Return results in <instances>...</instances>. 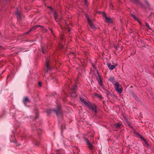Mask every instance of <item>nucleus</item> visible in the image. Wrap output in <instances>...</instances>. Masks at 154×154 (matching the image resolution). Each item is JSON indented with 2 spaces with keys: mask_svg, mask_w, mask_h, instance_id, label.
I'll list each match as a JSON object with an SVG mask.
<instances>
[{
  "mask_svg": "<svg viewBox=\"0 0 154 154\" xmlns=\"http://www.w3.org/2000/svg\"><path fill=\"white\" fill-rule=\"evenodd\" d=\"M80 99L82 103H83L85 106L88 107L90 109L91 112H92L94 115V116H96L97 113V106L94 104H91L90 102L88 103L84 100L82 99L81 98Z\"/></svg>",
  "mask_w": 154,
  "mask_h": 154,
  "instance_id": "f257e3e1",
  "label": "nucleus"
},
{
  "mask_svg": "<svg viewBox=\"0 0 154 154\" xmlns=\"http://www.w3.org/2000/svg\"><path fill=\"white\" fill-rule=\"evenodd\" d=\"M51 12L53 13V15L54 16V20L56 22H59L62 20V17L61 15L59 12H57L53 10V8L51 7H48Z\"/></svg>",
  "mask_w": 154,
  "mask_h": 154,
  "instance_id": "f03ea898",
  "label": "nucleus"
},
{
  "mask_svg": "<svg viewBox=\"0 0 154 154\" xmlns=\"http://www.w3.org/2000/svg\"><path fill=\"white\" fill-rule=\"evenodd\" d=\"M53 111L56 115L58 116L59 115H61L63 114V112L60 106H58L56 109H48L46 111V113L48 115H49L51 111Z\"/></svg>",
  "mask_w": 154,
  "mask_h": 154,
  "instance_id": "7ed1b4c3",
  "label": "nucleus"
},
{
  "mask_svg": "<svg viewBox=\"0 0 154 154\" xmlns=\"http://www.w3.org/2000/svg\"><path fill=\"white\" fill-rule=\"evenodd\" d=\"M77 89V86L74 85L72 86V88H70L68 90L69 93L71 94V96L72 97L76 98L77 96V95L76 93Z\"/></svg>",
  "mask_w": 154,
  "mask_h": 154,
  "instance_id": "20e7f679",
  "label": "nucleus"
},
{
  "mask_svg": "<svg viewBox=\"0 0 154 154\" xmlns=\"http://www.w3.org/2000/svg\"><path fill=\"white\" fill-rule=\"evenodd\" d=\"M31 139L34 145L36 146H38L40 145V139L38 136H33L31 137Z\"/></svg>",
  "mask_w": 154,
  "mask_h": 154,
  "instance_id": "39448f33",
  "label": "nucleus"
},
{
  "mask_svg": "<svg viewBox=\"0 0 154 154\" xmlns=\"http://www.w3.org/2000/svg\"><path fill=\"white\" fill-rule=\"evenodd\" d=\"M114 89L115 91L119 94H121L123 91L122 87L121 85L119 84V83L116 84L114 85Z\"/></svg>",
  "mask_w": 154,
  "mask_h": 154,
  "instance_id": "423d86ee",
  "label": "nucleus"
},
{
  "mask_svg": "<svg viewBox=\"0 0 154 154\" xmlns=\"http://www.w3.org/2000/svg\"><path fill=\"white\" fill-rule=\"evenodd\" d=\"M32 131L35 133H37L38 135H40L42 133V130L38 127H36L34 125H32Z\"/></svg>",
  "mask_w": 154,
  "mask_h": 154,
  "instance_id": "0eeeda50",
  "label": "nucleus"
},
{
  "mask_svg": "<svg viewBox=\"0 0 154 154\" xmlns=\"http://www.w3.org/2000/svg\"><path fill=\"white\" fill-rule=\"evenodd\" d=\"M49 62L50 61L48 59H47L46 60L45 66H46V68L45 70V72H48L51 70V68L49 65Z\"/></svg>",
  "mask_w": 154,
  "mask_h": 154,
  "instance_id": "6e6552de",
  "label": "nucleus"
},
{
  "mask_svg": "<svg viewBox=\"0 0 154 154\" xmlns=\"http://www.w3.org/2000/svg\"><path fill=\"white\" fill-rule=\"evenodd\" d=\"M137 137L140 139L142 140L145 144L147 146H149V143H148L147 141L145 140V139L141 136L140 134L138 132H136L135 133Z\"/></svg>",
  "mask_w": 154,
  "mask_h": 154,
  "instance_id": "1a4fd4ad",
  "label": "nucleus"
},
{
  "mask_svg": "<svg viewBox=\"0 0 154 154\" xmlns=\"http://www.w3.org/2000/svg\"><path fill=\"white\" fill-rule=\"evenodd\" d=\"M83 139L86 142L89 149L90 150L94 148V146L90 143L89 140L85 137H83Z\"/></svg>",
  "mask_w": 154,
  "mask_h": 154,
  "instance_id": "9d476101",
  "label": "nucleus"
},
{
  "mask_svg": "<svg viewBox=\"0 0 154 154\" xmlns=\"http://www.w3.org/2000/svg\"><path fill=\"white\" fill-rule=\"evenodd\" d=\"M97 73L98 75V77H97L96 79L98 82V84L100 86H103V83H102V80L99 75L98 71L97 70Z\"/></svg>",
  "mask_w": 154,
  "mask_h": 154,
  "instance_id": "9b49d317",
  "label": "nucleus"
},
{
  "mask_svg": "<svg viewBox=\"0 0 154 154\" xmlns=\"http://www.w3.org/2000/svg\"><path fill=\"white\" fill-rule=\"evenodd\" d=\"M109 81L111 82L114 85H115L116 84L119 83L118 82L115 81V78L113 76H111L109 79Z\"/></svg>",
  "mask_w": 154,
  "mask_h": 154,
  "instance_id": "f8f14e48",
  "label": "nucleus"
},
{
  "mask_svg": "<svg viewBox=\"0 0 154 154\" xmlns=\"http://www.w3.org/2000/svg\"><path fill=\"white\" fill-rule=\"evenodd\" d=\"M17 15V19L18 20H20L21 18V14L20 12L19 11L18 8H17V11L16 13Z\"/></svg>",
  "mask_w": 154,
  "mask_h": 154,
  "instance_id": "ddd939ff",
  "label": "nucleus"
},
{
  "mask_svg": "<svg viewBox=\"0 0 154 154\" xmlns=\"http://www.w3.org/2000/svg\"><path fill=\"white\" fill-rule=\"evenodd\" d=\"M107 66H108L109 69L111 70H112L115 69L116 66V65H112L110 63H108L107 64Z\"/></svg>",
  "mask_w": 154,
  "mask_h": 154,
  "instance_id": "4468645a",
  "label": "nucleus"
},
{
  "mask_svg": "<svg viewBox=\"0 0 154 154\" xmlns=\"http://www.w3.org/2000/svg\"><path fill=\"white\" fill-rule=\"evenodd\" d=\"M30 100L27 97H24V99L23 100V102L25 105H26V103L30 102Z\"/></svg>",
  "mask_w": 154,
  "mask_h": 154,
  "instance_id": "2eb2a0df",
  "label": "nucleus"
},
{
  "mask_svg": "<svg viewBox=\"0 0 154 154\" xmlns=\"http://www.w3.org/2000/svg\"><path fill=\"white\" fill-rule=\"evenodd\" d=\"M122 125V124L120 122H118V123H116L113 125L114 128H117L121 127V126Z\"/></svg>",
  "mask_w": 154,
  "mask_h": 154,
  "instance_id": "dca6fc26",
  "label": "nucleus"
},
{
  "mask_svg": "<svg viewBox=\"0 0 154 154\" xmlns=\"http://www.w3.org/2000/svg\"><path fill=\"white\" fill-rule=\"evenodd\" d=\"M89 25L91 27V28L93 31H94L96 29V27H95V25L93 23H91Z\"/></svg>",
  "mask_w": 154,
  "mask_h": 154,
  "instance_id": "f3484780",
  "label": "nucleus"
},
{
  "mask_svg": "<svg viewBox=\"0 0 154 154\" xmlns=\"http://www.w3.org/2000/svg\"><path fill=\"white\" fill-rule=\"evenodd\" d=\"M37 28V26L36 25L34 26L33 27H32V28H31L29 31L27 32L26 33H28L29 32H32L34 31Z\"/></svg>",
  "mask_w": 154,
  "mask_h": 154,
  "instance_id": "a211bd4d",
  "label": "nucleus"
},
{
  "mask_svg": "<svg viewBox=\"0 0 154 154\" xmlns=\"http://www.w3.org/2000/svg\"><path fill=\"white\" fill-rule=\"evenodd\" d=\"M94 95L96 97L100 99H102V95L101 94H99L97 93H95L94 94Z\"/></svg>",
  "mask_w": 154,
  "mask_h": 154,
  "instance_id": "6ab92c4d",
  "label": "nucleus"
},
{
  "mask_svg": "<svg viewBox=\"0 0 154 154\" xmlns=\"http://www.w3.org/2000/svg\"><path fill=\"white\" fill-rule=\"evenodd\" d=\"M131 17H133V18L136 21H138V18H137L134 15L132 14H131Z\"/></svg>",
  "mask_w": 154,
  "mask_h": 154,
  "instance_id": "aec40b11",
  "label": "nucleus"
},
{
  "mask_svg": "<svg viewBox=\"0 0 154 154\" xmlns=\"http://www.w3.org/2000/svg\"><path fill=\"white\" fill-rule=\"evenodd\" d=\"M64 35L63 34H61L60 36V38L62 41H64Z\"/></svg>",
  "mask_w": 154,
  "mask_h": 154,
  "instance_id": "412c9836",
  "label": "nucleus"
},
{
  "mask_svg": "<svg viewBox=\"0 0 154 154\" xmlns=\"http://www.w3.org/2000/svg\"><path fill=\"white\" fill-rule=\"evenodd\" d=\"M133 2L137 4H140V2L138 0H131Z\"/></svg>",
  "mask_w": 154,
  "mask_h": 154,
  "instance_id": "4be33fe9",
  "label": "nucleus"
},
{
  "mask_svg": "<svg viewBox=\"0 0 154 154\" xmlns=\"http://www.w3.org/2000/svg\"><path fill=\"white\" fill-rule=\"evenodd\" d=\"M126 122L127 124L128 125V126H129L130 128L132 129L133 128V127L130 124V122L128 121H126Z\"/></svg>",
  "mask_w": 154,
  "mask_h": 154,
  "instance_id": "5701e85b",
  "label": "nucleus"
},
{
  "mask_svg": "<svg viewBox=\"0 0 154 154\" xmlns=\"http://www.w3.org/2000/svg\"><path fill=\"white\" fill-rule=\"evenodd\" d=\"M41 50H42V52L43 54H45L46 52V50H44V49L43 47L42 46L41 47Z\"/></svg>",
  "mask_w": 154,
  "mask_h": 154,
  "instance_id": "b1692460",
  "label": "nucleus"
},
{
  "mask_svg": "<svg viewBox=\"0 0 154 154\" xmlns=\"http://www.w3.org/2000/svg\"><path fill=\"white\" fill-rule=\"evenodd\" d=\"M87 20L88 22L89 25L91 23H93L91 20L90 19V18L89 17H87Z\"/></svg>",
  "mask_w": 154,
  "mask_h": 154,
  "instance_id": "393cba45",
  "label": "nucleus"
},
{
  "mask_svg": "<svg viewBox=\"0 0 154 154\" xmlns=\"http://www.w3.org/2000/svg\"><path fill=\"white\" fill-rule=\"evenodd\" d=\"M106 20V21H107V22L111 23V19L109 17H107V16L105 18Z\"/></svg>",
  "mask_w": 154,
  "mask_h": 154,
  "instance_id": "a878e982",
  "label": "nucleus"
},
{
  "mask_svg": "<svg viewBox=\"0 0 154 154\" xmlns=\"http://www.w3.org/2000/svg\"><path fill=\"white\" fill-rule=\"evenodd\" d=\"M145 25H146V26L147 27V28L148 29H150V30H151V27L149 26V24L147 23L146 22L145 23Z\"/></svg>",
  "mask_w": 154,
  "mask_h": 154,
  "instance_id": "bb28decb",
  "label": "nucleus"
},
{
  "mask_svg": "<svg viewBox=\"0 0 154 154\" xmlns=\"http://www.w3.org/2000/svg\"><path fill=\"white\" fill-rule=\"evenodd\" d=\"M101 13L102 14L103 17H104L105 18L106 17V14L105 12H101Z\"/></svg>",
  "mask_w": 154,
  "mask_h": 154,
  "instance_id": "cd10ccee",
  "label": "nucleus"
},
{
  "mask_svg": "<svg viewBox=\"0 0 154 154\" xmlns=\"http://www.w3.org/2000/svg\"><path fill=\"white\" fill-rule=\"evenodd\" d=\"M38 117V113L36 114V116L35 117H34V120H36V119H37Z\"/></svg>",
  "mask_w": 154,
  "mask_h": 154,
  "instance_id": "c85d7f7f",
  "label": "nucleus"
},
{
  "mask_svg": "<svg viewBox=\"0 0 154 154\" xmlns=\"http://www.w3.org/2000/svg\"><path fill=\"white\" fill-rule=\"evenodd\" d=\"M49 29L50 30V31H51V33L52 34V35H53L54 37L55 36L54 35V32H53V30H52V29L51 28H49Z\"/></svg>",
  "mask_w": 154,
  "mask_h": 154,
  "instance_id": "c756f323",
  "label": "nucleus"
},
{
  "mask_svg": "<svg viewBox=\"0 0 154 154\" xmlns=\"http://www.w3.org/2000/svg\"><path fill=\"white\" fill-rule=\"evenodd\" d=\"M42 29L43 30L44 32H46L48 31L47 29L45 27H44V28Z\"/></svg>",
  "mask_w": 154,
  "mask_h": 154,
  "instance_id": "7c9ffc66",
  "label": "nucleus"
},
{
  "mask_svg": "<svg viewBox=\"0 0 154 154\" xmlns=\"http://www.w3.org/2000/svg\"><path fill=\"white\" fill-rule=\"evenodd\" d=\"M104 90L105 91V93L106 94H108V93L109 92L105 88H104Z\"/></svg>",
  "mask_w": 154,
  "mask_h": 154,
  "instance_id": "2f4dec72",
  "label": "nucleus"
},
{
  "mask_svg": "<svg viewBox=\"0 0 154 154\" xmlns=\"http://www.w3.org/2000/svg\"><path fill=\"white\" fill-rule=\"evenodd\" d=\"M36 26H37V27H40L42 29H43V28L44 27V26H42L40 25H36Z\"/></svg>",
  "mask_w": 154,
  "mask_h": 154,
  "instance_id": "473e14b6",
  "label": "nucleus"
},
{
  "mask_svg": "<svg viewBox=\"0 0 154 154\" xmlns=\"http://www.w3.org/2000/svg\"><path fill=\"white\" fill-rule=\"evenodd\" d=\"M92 66L95 69H97V67L95 65V64H92Z\"/></svg>",
  "mask_w": 154,
  "mask_h": 154,
  "instance_id": "72a5a7b5",
  "label": "nucleus"
},
{
  "mask_svg": "<svg viewBox=\"0 0 154 154\" xmlns=\"http://www.w3.org/2000/svg\"><path fill=\"white\" fill-rule=\"evenodd\" d=\"M70 54H72L74 55H75V53L74 52H71L70 53Z\"/></svg>",
  "mask_w": 154,
  "mask_h": 154,
  "instance_id": "f704fd0d",
  "label": "nucleus"
},
{
  "mask_svg": "<svg viewBox=\"0 0 154 154\" xmlns=\"http://www.w3.org/2000/svg\"><path fill=\"white\" fill-rule=\"evenodd\" d=\"M107 97H108L109 95H111V94L110 92L108 93V94H106Z\"/></svg>",
  "mask_w": 154,
  "mask_h": 154,
  "instance_id": "c9c22d12",
  "label": "nucleus"
},
{
  "mask_svg": "<svg viewBox=\"0 0 154 154\" xmlns=\"http://www.w3.org/2000/svg\"><path fill=\"white\" fill-rule=\"evenodd\" d=\"M38 85L39 86H41L42 85V82H38Z\"/></svg>",
  "mask_w": 154,
  "mask_h": 154,
  "instance_id": "e433bc0d",
  "label": "nucleus"
},
{
  "mask_svg": "<svg viewBox=\"0 0 154 154\" xmlns=\"http://www.w3.org/2000/svg\"><path fill=\"white\" fill-rule=\"evenodd\" d=\"M145 2H146V4H147L148 6H149V4L148 3V2L147 1H145Z\"/></svg>",
  "mask_w": 154,
  "mask_h": 154,
  "instance_id": "4c0bfd02",
  "label": "nucleus"
},
{
  "mask_svg": "<svg viewBox=\"0 0 154 154\" xmlns=\"http://www.w3.org/2000/svg\"><path fill=\"white\" fill-rule=\"evenodd\" d=\"M139 23L141 24V23L139 20L138 19V21H137Z\"/></svg>",
  "mask_w": 154,
  "mask_h": 154,
  "instance_id": "58836bf2",
  "label": "nucleus"
},
{
  "mask_svg": "<svg viewBox=\"0 0 154 154\" xmlns=\"http://www.w3.org/2000/svg\"><path fill=\"white\" fill-rule=\"evenodd\" d=\"M102 88L104 89V88H105L104 87V86L103 85V86H100Z\"/></svg>",
  "mask_w": 154,
  "mask_h": 154,
  "instance_id": "ea45409f",
  "label": "nucleus"
},
{
  "mask_svg": "<svg viewBox=\"0 0 154 154\" xmlns=\"http://www.w3.org/2000/svg\"><path fill=\"white\" fill-rule=\"evenodd\" d=\"M47 47L48 48H50V47H49L48 46H47Z\"/></svg>",
  "mask_w": 154,
  "mask_h": 154,
  "instance_id": "a19ab883",
  "label": "nucleus"
},
{
  "mask_svg": "<svg viewBox=\"0 0 154 154\" xmlns=\"http://www.w3.org/2000/svg\"><path fill=\"white\" fill-rule=\"evenodd\" d=\"M87 2H85V5H86V4H87Z\"/></svg>",
  "mask_w": 154,
  "mask_h": 154,
  "instance_id": "79ce46f5",
  "label": "nucleus"
},
{
  "mask_svg": "<svg viewBox=\"0 0 154 154\" xmlns=\"http://www.w3.org/2000/svg\"><path fill=\"white\" fill-rule=\"evenodd\" d=\"M68 31L69 32H70V29H69H69H68Z\"/></svg>",
  "mask_w": 154,
  "mask_h": 154,
  "instance_id": "37998d69",
  "label": "nucleus"
},
{
  "mask_svg": "<svg viewBox=\"0 0 154 154\" xmlns=\"http://www.w3.org/2000/svg\"><path fill=\"white\" fill-rule=\"evenodd\" d=\"M85 2H87V0H84Z\"/></svg>",
  "mask_w": 154,
  "mask_h": 154,
  "instance_id": "c03bdc74",
  "label": "nucleus"
},
{
  "mask_svg": "<svg viewBox=\"0 0 154 154\" xmlns=\"http://www.w3.org/2000/svg\"><path fill=\"white\" fill-rule=\"evenodd\" d=\"M60 48H61V49H62V48H63V46H61V47H60Z\"/></svg>",
  "mask_w": 154,
  "mask_h": 154,
  "instance_id": "a18cd8bd",
  "label": "nucleus"
},
{
  "mask_svg": "<svg viewBox=\"0 0 154 154\" xmlns=\"http://www.w3.org/2000/svg\"><path fill=\"white\" fill-rule=\"evenodd\" d=\"M86 18L88 17V16H87L86 15Z\"/></svg>",
  "mask_w": 154,
  "mask_h": 154,
  "instance_id": "49530a36",
  "label": "nucleus"
},
{
  "mask_svg": "<svg viewBox=\"0 0 154 154\" xmlns=\"http://www.w3.org/2000/svg\"><path fill=\"white\" fill-rule=\"evenodd\" d=\"M2 47V46L0 45V48H1Z\"/></svg>",
  "mask_w": 154,
  "mask_h": 154,
  "instance_id": "de8ad7c7",
  "label": "nucleus"
},
{
  "mask_svg": "<svg viewBox=\"0 0 154 154\" xmlns=\"http://www.w3.org/2000/svg\"><path fill=\"white\" fill-rule=\"evenodd\" d=\"M61 127L62 128V126H61Z\"/></svg>",
  "mask_w": 154,
  "mask_h": 154,
  "instance_id": "09e8293b",
  "label": "nucleus"
},
{
  "mask_svg": "<svg viewBox=\"0 0 154 154\" xmlns=\"http://www.w3.org/2000/svg\"><path fill=\"white\" fill-rule=\"evenodd\" d=\"M153 99L154 100V97L153 98Z\"/></svg>",
  "mask_w": 154,
  "mask_h": 154,
  "instance_id": "8fccbe9b",
  "label": "nucleus"
},
{
  "mask_svg": "<svg viewBox=\"0 0 154 154\" xmlns=\"http://www.w3.org/2000/svg\"><path fill=\"white\" fill-rule=\"evenodd\" d=\"M52 154H53V153H52Z\"/></svg>",
  "mask_w": 154,
  "mask_h": 154,
  "instance_id": "3c124183",
  "label": "nucleus"
}]
</instances>
